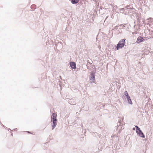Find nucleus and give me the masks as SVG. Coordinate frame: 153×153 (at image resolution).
Returning <instances> with one entry per match:
<instances>
[{
	"label": "nucleus",
	"instance_id": "nucleus-4",
	"mask_svg": "<svg viewBox=\"0 0 153 153\" xmlns=\"http://www.w3.org/2000/svg\"><path fill=\"white\" fill-rule=\"evenodd\" d=\"M145 38H146V37L139 36L137 38L136 42L137 44H140L142 42H143L145 40H147V39H145Z\"/></svg>",
	"mask_w": 153,
	"mask_h": 153
},
{
	"label": "nucleus",
	"instance_id": "nucleus-15",
	"mask_svg": "<svg viewBox=\"0 0 153 153\" xmlns=\"http://www.w3.org/2000/svg\"><path fill=\"white\" fill-rule=\"evenodd\" d=\"M120 11H123V13L124 14L125 11V7L124 8H120Z\"/></svg>",
	"mask_w": 153,
	"mask_h": 153
},
{
	"label": "nucleus",
	"instance_id": "nucleus-16",
	"mask_svg": "<svg viewBox=\"0 0 153 153\" xmlns=\"http://www.w3.org/2000/svg\"><path fill=\"white\" fill-rule=\"evenodd\" d=\"M135 128H136V131H137L139 130L140 129V128L137 125H135Z\"/></svg>",
	"mask_w": 153,
	"mask_h": 153
},
{
	"label": "nucleus",
	"instance_id": "nucleus-17",
	"mask_svg": "<svg viewBox=\"0 0 153 153\" xmlns=\"http://www.w3.org/2000/svg\"><path fill=\"white\" fill-rule=\"evenodd\" d=\"M118 28V26H116L114 27V28L113 29V30H117Z\"/></svg>",
	"mask_w": 153,
	"mask_h": 153
},
{
	"label": "nucleus",
	"instance_id": "nucleus-20",
	"mask_svg": "<svg viewBox=\"0 0 153 153\" xmlns=\"http://www.w3.org/2000/svg\"><path fill=\"white\" fill-rule=\"evenodd\" d=\"M116 146V148L117 149H119V147H117V144H115L114 145V147Z\"/></svg>",
	"mask_w": 153,
	"mask_h": 153
},
{
	"label": "nucleus",
	"instance_id": "nucleus-23",
	"mask_svg": "<svg viewBox=\"0 0 153 153\" xmlns=\"http://www.w3.org/2000/svg\"><path fill=\"white\" fill-rule=\"evenodd\" d=\"M96 134L98 135V136L100 138V134H98L97 133V132L96 133Z\"/></svg>",
	"mask_w": 153,
	"mask_h": 153
},
{
	"label": "nucleus",
	"instance_id": "nucleus-31",
	"mask_svg": "<svg viewBox=\"0 0 153 153\" xmlns=\"http://www.w3.org/2000/svg\"><path fill=\"white\" fill-rule=\"evenodd\" d=\"M97 38H96V42H97Z\"/></svg>",
	"mask_w": 153,
	"mask_h": 153
},
{
	"label": "nucleus",
	"instance_id": "nucleus-7",
	"mask_svg": "<svg viewBox=\"0 0 153 153\" xmlns=\"http://www.w3.org/2000/svg\"><path fill=\"white\" fill-rule=\"evenodd\" d=\"M53 123H52V129H53L56 126L57 123V120H52Z\"/></svg>",
	"mask_w": 153,
	"mask_h": 153
},
{
	"label": "nucleus",
	"instance_id": "nucleus-22",
	"mask_svg": "<svg viewBox=\"0 0 153 153\" xmlns=\"http://www.w3.org/2000/svg\"><path fill=\"white\" fill-rule=\"evenodd\" d=\"M110 6H111V7H112V8H114V7H113V5L112 4H110V5H109Z\"/></svg>",
	"mask_w": 153,
	"mask_h": 153
},
{
	"label": "nucleus",
	"instance_id": "nucleus-8",
	"mask_svg": "<svg viewBox=\"0 0 153 153\" xmlns=\"http://www.w3.org/2000/svg\"><path fill=\"white\" fill-rule=\"evenodd\" d=\"M70 66L72 69H75L76 68V63L74 62H71L70 63Z\"/></svg>",
	"mask_w": 153,
	"mask_h": 153
},
{
	"label": "nucleus",
	"instance_id": "nucleus-21",
	"mask_svg": "<svg viewBox=\"0 0 153 153\" xmlns=\"http://www.w3.org/2000/svg\"><path fill=\"white\" fill-rule=\"evenodd\" d=\"M98 48L99 49V50H100L101 49V46L100 45H98Z\"/></svg>",
	"mask_w": 153,
	"mask_h": 153
},
{
	"label": "nucleus",
	"instance_id": "nucleus-24",
	"mask_svg": "<svg viewBox=\"0 0 153 153\" xmlns=\"http://www.w3.org/2000/svg\"><path fill=\"white\" fill-rule=\"evenodd\" d=\"M133 130H135V128L134 127L132 128Z\"/></svg>",
	"mask_w": 153,
	"mask_h": 153
},
{
	"label": "nucleus",
	"instance_id": "nucleus-9",
	"mask_svg": "<svg viewBox=\"0 0 153 153\" xmlns=\"http://www.w3.org/2000/svg\"><path fill=\"white\" fill-rule=\"evenodd\" d=\"M56 114L55 113H53L51 116V121H52V120H57V119H56Z\"/></svg>",
	"mask_w": 153,
	"mask_h": 153
},
{
	"label": "nucleus",
	"instance_id": "nucleus-28",
	"mask_svg": "<svg viewBox=\"0 0 153 153\" xmlns=\"http://www.w3.org/2000/svg\"><path fill=\"white\" fill-rule=\"evenodd\" d=\"M108 17V16H107V17H106V18H105V20Z\"/></svg>",
	"mask_w": 153,
	"mask_h": 153
},
{
	"label": "nucleus",
	"instance_id": "nucleus-19",
	"mask_svg": "<svg viewBox=\"0 0 153 153\" xmlns=\"http://www.w3.org/2000/svg\"><path fill=\"white\" fill-rule=\"evenodd\" d=\"M36 7V6L35 5H33L31 6V7L33 8H35Z\"/></svg>",
	"mask_w": 153,
	"mask_h": 153
},
{
	"label": "nucleus",
	"instance_id": "nucleus-6",
	"mask_svg": "<svg viewBox=\"0 0 153 153\" xmlns=\"http://www.w3.org/2000/svg\"><path fill=\"white\" fill-rule=\"evenodd\" d=\"M137 134L139 137L142 138H145V135L141 129H140L137 131H136Z\"/></svg>",
	"mask_w": 153,
	"mask_h": 153
},
{
	"label": "nucleus",
	"instance_id": "nucleus-18",
	"mask_svg": "<svg viewBox=\"0 0 153 153\" xmlns=\"http://www.w3.org/2000/svg\"><path fill=\"white\" fill-rule=\"evenodd\" d=\"M144 22L142 20V21H141V24L142 25V26H143L144 24Z\"/></svg>",
	"mask_w": 153,
	"mask_h": 153
},
{
	"label": "nucleus",
	"instance_id": "nucleus-13",
	"mask_svg": "<svg viewBox=\"0 0 153 153\" xmlns=\"http://www.w3.org/2000/svg\"><path fill=\"white\" fill-rule=\"evenodd\" d=\"M79 0H72L71 3L73 4H76L78 2Z\"/></svg>",
	"mask_w": 153,
	"mask_h": 153
},
{
	"label": "nucleus",
	"instance_id": "nucleus-10",
	"mask_svg": "<svg viewBox=\"0 0 153 153\" xmlns=\"http://www.w3.org/2000/svg\"><path fill=\"white\" fill-rule=\"evenodd\" d=\"M119 125L117 127V128L119 129V132H120L121 130H123L124 128V127L123 128V126H121L122 123H121L120 121H119Z\"/></svg>",
	"mask_w": 153,
	"mask_h": 153
},
{
	"label": "nucleus",
	"instance_id": "nucleus-27",
	"mask_svg": "<svg viewBox=\"0 0 153 153\" xmlns=\"http://www.w3.org/2000/svg\"><path fill=\"white\" fill-rule=\"evenodd\" d=\"M98 149H99L100 151H101V150L100 149V147H99L98 148Z\"/></svg>",
	"mask_w": 153,
	"mask_h": 153
},
{
	"label": "nucleus",
	"instance_id": "nucleus-3",
	"mask_svg": "<svg viewBox=\"0 0 153 153\" xmlns=\"http://www.w3.org/2000/svg\"><path fill=\"white\" fill-rule=\"evenodd\" d=\"M124 96H125L126 99H127V101L128 103L131 105H132L133 103L127 91H124V95L122 96V97L123 98L124 97Z\"/></svg>",
	"mask_w": 153,
	"mask_h": 153
},
{
	"label": "nucleus",
	"instance_id": "nucleus-12",
	"mask_svg": "<svg viewBox=\"0 0 153 153\" xmlns=\"http://www.w3.org/2000/svg\"><path fill=\"white\" fill-rule=\"evenodd\" d=\"M102 10V8H101V7H97V9H96V15H98V13H100V12H101Z\"/></svg>",
	"mask_w": 153,
	"mask_h": 153
},
{
	"label": "nucleus",
	"instance_id": "nucleus-2",
	"mask_svg": "<svg viewBox=\"0 0 153 153\" xmlns=\"http://www.w3.org/2000/svg\"><path fill=\"white\" fill-rule=\"evenodd\" d=\"M135 10L133 8V4H129L125 7V10L124 14H127L129 13L134 12Z\"/></svg>",
	"mask_w": 153,
	"mask_h": 153
},
{
	"label": "nucleus",
	"instance_id": "nucleus-26",
	"mask_svg": "<svg viewBox=\"0 0 153 153\" xmlns=\"http://www.w3.org/2000/svg\"><path fill=\"white\" fill-rule=\"evenodd\" d=\"M97 0H96V5H97Z\"/></svg>",
	"mask_w": 153,
	"mask_h": 153
},
{
	"label": "nucleus",
	"instance_id": "nucleus-29",
	"mask_svg": "<svg viewBox=\"0 0 153 153\" xmlns=\"http://www.w3.org/2000/svg\"><path fill=\"white\" fill-rule=\"evenodd\" d=\"M99 152V151H96V153H97V152H98H98Z\"/></svg>",
	"mask_w": 153,
	"mask_h": 153
},
{
	"label": "nucleus",
	"instance_id": "nucleus-25",
	"mask_svg": "<svg viewBox=\"0 0 153 153\" xmlns=\"http://www.w3.org/2000/svg\"><path fill=\"white\" fill-rule=\"evenodd\" d=\"M151 34H152V33H153V30H152L151 31Z\"/></svg>",
	"mask_w": 153,
	"mask_h": 153
},
{
	"label": "nucleus",
	"instance_id": "nucleus-30",
	"mask_svg": "<svg viewBox=\"0 0 153 153\" xmlns=\"http://www.w3.org/2000/svg\"><path fill=\"white\" fill-rule=\"evenodd\" d=\"M27 132L28 133H30V132H29V131H28V132Z\"/></svg>",
	"mask_w": 153,
	"mask_h": 153
},
{
	"label": "nucleus",
	"instance_id": "nucleus-1",
	"mask_svg": "<svg viewBox=\"0 0 153 153\" xmlns=\"http://www.w3.org/2000/svg\"><path fill=\"white\" fill-rule=\"evenodd\" d=\"M125 39H123L120 40L117 44L116 48L114 49L115 51L118 50L120 49H122V48L126 49V44Z\"/></svg>",
	"mask_w": 153,
	"mask_h": 153
},
{
	"label": "nucleus",
	"instance_id": "nucleus-5",
	"mask_svg": "<svg viewBox=\"0 0 153 153\" xmlns=\"http://www.w3.org/2000/svg\"><path fill=\"white\" fill-rule=\"evenodd\" d=\"M90 79V81L91 82H94L95 80V72H91V76Z\"/></svg>",
	"mask_w": 153,
	"mask_h": 153
},
{
	"label": "nucleus",
	"instance_id": "nucleus-11",
	"mask_svg": "<svg viewBox=\"0 0 153 153\" xmlns=\"http://www.w3.org/2000/svg\"><path fill=\"white\" fill-rule=\"evenodd\" d=\"M137 20L138 25H139V27H142V25L141 24V20L140 19V17H138L137 18Z\"/></svg>",
	"mask_w": 153,
	"mask_h": 153
},
{
	"label": "nucleus",
	"instance_id": "nucleus-14",
	"mask_svg": "<svg viewBox=\"0 0 153 153\" xmlns=\"http://www.w3.org/2000/svg\"><path fill=\"white\" fill-rule=\"evenodd\" d=\"M114 140H115V142L119 140V138L118 136H117L116 135H114Z\"/></svg>",
	"mask_w": 153,
	"mask_h": 153
}]
</instances>
